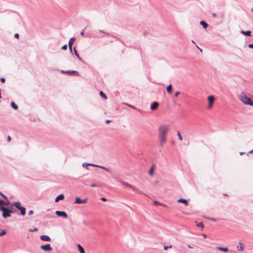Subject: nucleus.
<instances>
[{
  "label": "nucleus",
  "instance_id": "1",
  "mask_svg": "<svg viewBox=\"0 0 253 253\" xmlns=\"http://www.w3.org/2000/svg\"><path fill=\"white\" fill-rule=\"evenodd\" d=\"M0 211H2V216L4 218H7L11 216V210L5 208L4 206H0Z\"/></svg>",
  "mask_w": 253,
  "mask_h": 253
},
{
  "label": "nucleus",
  "instance_id": "2",
  "mask_svg": "<svg viewBox=\"0 0 253 253\" xmlns=\"http://www.w3.org/2000/svg\"><path fill=\"white\" fill-rule=\"evenodd\" d=\"M169 130V126L167 125H162L159 128V136H165Z\"/></svg>",
  "mask_w": 253,
  "mask_h": 253
},
{
  "label": "nucleus",
  "instance_id": "3",
  "mask_svg": "<svg viewBox=\"0 0 253 253\" xmlns=\"http://www.w3.org/2000/svg\"><path fill=\"white\" fill-rule=\"evenodd\" d=\"M116 180L117 181L120 182L122 184H123L125 186L131 188L134 192L138 193H141V192L140 191H139L136 188L134 187L133 186H132L126 182H125L121 180H120L119 179H116Z\"/></svg>",
  "mask_w": 253,
  "mask_h": 253
},
{
  "label": "nucleus",
  "instance_id": "4",
  "mask_svg": "<svg viewBox=\"0 0 253 253\" xmlns=\"http://www.w3.org/2000/svg\"><path fill=\"white\" fill-rule=\"evenodd\" d=\"M239 98L241 101L246 104L249 105V103L252 101L251 99L248 97L244 93H242L239 96Z\"/></svg>",
  "mask_w": 253,
  "mask_h": 253
},
{
  "label": "nucleus",
  "instance_id": "5",
  "mask_svg": "<svg viewBox=\"0 0 253 253\" xmlns=\"http://www.w3.org/2000/svg\"><path fill=\"white\" fill-rule=\"evenodd\" d=\"M41 249L46 252H50L52 250V248L51 247L50 245L49 244L42 245L41 246Z\"/></svg>",
  "mask_w": 253,
  "mask_h": 253
},
{
  "label": "nucleus",
  "instance_id": "6",
  "mask_svg": "<svg viewBox=\"0 0 253 253\" xmlns=\"http://www.w3.org/2000/svg\"><path fill=\"white\" fill-rule=\"evenodd\" d=\"M209 106L208 108H211L213 105V103L214 101L215 98L213 95H210L208 97Z\"/></svg>",
  "mask_w": 253,
  "mask_h": 253
},
{
  "label": "nucleus",
  "instance_id": "7",
  "mask_svg": "<svg viewBox=\"0 0 253 253\" xmlns=\"http://www.w3.org/2000/svg\"><path fill=\"white\" fill-rule=\"evenodd\" d=\"M55 214L58 216L63 217L65 218H67L68 217L67 214L65 211H55Z\"/></svg>",
  "mask_w": 253,
  "mask_h": 253
},
{
  "label": "nucleus",
  "instance_id": "8",
  "mask_svg": "<svg viewBox=\"0 0 253 253\" xmlns=\"http://www.w3.org/2000/svg\"><path fill=\"white\" fill-rule=\"evenodd\" d=\"M87 200V198H85L84 199H81L79 197H77L75 200V203H77V204H84V203H86Z\"/></svg>",
  "mask_w": 253,
  "mask_h": 253
},
{
  "label": "nucleus",
  "instance_id": "9",
  "mask_svg": "<svg viewBox=\"0 0 253 253\" xmlns=\"http://www.w3.org/2000/svg\"><path fill=\"white\" fill-rule=\"evenodd\" d=\"M67 74L69 76H80L79 73L77 71H70L68 70L67 71Z\"/></svg>",
  "mask_w": 253,
  "mask_h": 253
},
{
  "label": "nucleus",
  "instance_id": "10",
  "mask_svg": "<svg viewBox=\"0 0 253 253\" xmlns=\"http://www.w3.org/2000/svg\"><path fill=\"white\" fill-rule=\"evenodd\" d=\"M75 40H76V39L74 37H72L70 39V40L69 41V43H68L69 48V49L71 52H72V45H73V43L75 41Z\"/></svg>",
  "mask_w": 253,
  "mask_h": 253
},
{
  "label": "nucleus",
  "instance_id": "11",
  "mask_svg": "<svg viewBox=\"0 0 253 253\" xmlns=\"http://www.w3.org/2000/svg\"><path fill=\"white\" fill-rule=\"evenodd\" d=\"M40 239L42 241L47 242H50L51 241L50 238L48 236L45 235H41L40 236Z\"/></svg>",
  "mask_w": 253,
  "mask_h": 253
},
{
  "label": "nucleus",
  "instance_id": "12",
  "mask_svg": "<svg viewBox=\"0 0 253 253\" xmlns=\"http://www.w3.org/2000/svg\"><path fill=\"white\" fill-rule=\"evenodd\" d=\"M10 204V201L7 199L6 200V201H4L2 200H0V206H8Z\"/></svg>",
  "mask_w": 253,
  "mask_h": 253
},
{
  "label": "nucleus",
  "instance_id": "13",
  "mask_svg": "<svg viewBox=\"0 0 253 253\" xmlns=\"http://www.w3.org/2000/svg\"><path fill=\"white\" fill-rule=\"evenodd\" d=\"M244 249V246L240 241L239 243V246H237V250L239 252H242Z\"/></svg>",
  "mask_w": 253,
  "mask_h": 253
},
{
  "label": "nucleus",
  "instance_id": "14",
  "mask_svg": "<svg viewBox=\"0 0 253 253\" xmlns=\"http://www.w3.org/2000/svg\"><path fill=\"white\" fill-rule=\"evenodd\" d=\"M159 104L158 102H154L151 105V109L152 110H156V109L158 108V107L159 106Z\"/></svg>",
  "mask_w": 253,
  "mask_h": 253
},
{
  "label": "nucleus",
  "instance_id": "15",
  "mask_svg": "<svg viewBox=\"0 0 253 253\" xmlns=\"http://www.w3.org/2000/svg\"><path fill=\"white\" fill-rule=\"evenodd\" d=\"M159 140L160 142V145L161 146L163 145V144L166 142V138L165 136H159Z\"/></svg>",
  "mask_w": 253,
  "mask_h": 253
},
{
  "label": "nucleus",
  "instance_id": "16",
  "mask_svg": "<svg viewBox=\"0 0 253 253\" xmlns=\"http://www.w3.org/2000/svg\"><path fill=\"white\" fill-rule=\"evenodd\" d=\"M216 250L224 252H227L228 251V249L225 247H216L215 248Z\"/></svg>",
  "mask_w": 253,
  "mask_h": 253
},
{
  "label": "nucleus",
  "instance_id": "17",
  "mask_svg": "<svg viewBox=\"0 0 253 253\" xmlns=\"http://www.w3.org/2000/svg\"><path fill=\"white\" fill-rule=\"evenodd\" d=\"M155 168V164H153L152 166H151V167L150 168V169H149V174L151 176H152L153 174V172H154Z\"/></svg>",
  "mask_w": 253,
  "mask_h": 253
},
{
  "label": "nucleus",
  "instance_id": "18",
  "mask_svg": "<svg viewBox=\"0 0 253 253\" xmlns=\"http://www.w3.org/2000/svg\"><path fill=\"white\" fill-rule=\"evenodd\" d=\"M64 198L63 194H60L58 195L55 199V202H58L60 200H63Z\"/></svg>",
  "mask_w": 253,
  "mask_h": 253
},
{
  "label": "nucleus",
  "instance_id": "19",
  "mask_svg": "<svg viewBox=\"0 0 253 253\" xmlns=\"http://www.w3.org/2000/svg\"><path fill=\"white\" fill-rule=\"evenodd\" d=\"M241 33L247 36H251V31H244L243 30H241Z\"/></svg>",
  "mask_w": 253,
  "mask_h": 253
},
{
  "label": "nucleus",
  "instance_id": "20",
  "mask_svg": "<svg viewBox=\"0 0 253 253\" xmlns=\"http://www.w3.org/2000/svg\"><path fill=\"white\" fill-rule=\"evenodd\" d=\"M12 206H14L15 208H16L18 210H19L22 206L20 205V203L19 202H14L12 204Z\"/></svg>",
  "mask_w": 253,
  "mask_h": 253
},
{
  "label": "nucleus",
  "instance_id": "21",
  "mask_svg": "<svg viewBox=\"0 0 253 253\" xmlns=\"http://www.w3.org/2000/svg\"><path fill=\"white\" fill-rule=\"evenodd\" d=\"M177 202L179 203H184L186 206L188 204L187 200L184 199H179L177 200Z\"/></svg>",
  "mask_w": 253,
  "mask_h": 253
},
{
  "label": "nucleus",
  "instance_id": "22",
  "mask_svg": "<svg viewBox=\"0 0 253 253\" xmlns=\"http://www.w3.org/2000/svg\"><path fill=\"white\" fill-rule=\"evenodd\" d=\"M18 210L20 211V214L22 215H24L26 213V209L23 207H21Z\"/></svg>",
  "mask_w": 253,
  "mask_h": 253
},
{
  "label": "nucleus",
  "instance_id": "23",
  "mask_svg": "<svg viewBox=\"0 0 253 253\" xmlns=\"http://www.w3.org/2000/svg\"><path fill=\"white\" fill-rule=\"evenodd\" d=\"M78 248L80 253H85L84 248L80 244H78Z\"/></svg>",
  "mask_w": 253,
  "mask_h": 253
},
{
  "label": "nucleus",
  "instance_id": "24",
  "mask_svg": "<svg viewBox=\"0 0 253 253\" xmlns=\"http://www.w3.org/2000/svg\"><path fill=\"white\" fill-rule=\"evenodd\" d=\"M167 90L169 93H171L172 91V85L171 84H169L167 87Z\"/></svg>",
  "mask_w": 253,
  "mask_h": 253
},
{
  "label": "nucleus",
  "instance_id": "25",
  "mask_svg": "<svg viewBox=\"0 0 253 253\" xmlns=\"http://www.w3.org/2000/svg\"><path fill=\"white\" fill-rule=\"evenodd\" d=\"M74 52L75 55L77 57V58L79 59V60L80 61H82V58L80 57L75 47L74 48Z\"/></svg>",
  "mask_w": 253,
  "mask_h": 253
},
{
  "label": "nucleus",
  "instance_id": "26",
  "mask_svg": "<svg viewBox=\"0 0 253 253\" xmlns=\"http://www.w3.org/2000/svg\"><path fill=\"white\" fill-rule=\"evenodd\" d=\"M200 24L204 28L206 29L208 27V24L204 21H201Z\"/></svg>",
  "mask_w": 253,
  "mask_h": 253
},
{
  "label": "nucleus",
  "instance_id": "27",
  "mask_svg": "<svg viewBox=\"0 0 253 253\" xmlns=\"http://www.w3.org/2000/svg\"><path fill=\"white\" fill-rule=\"evenodd\" d=\"M11 107L13 108L14 110L18 109V106L14 102H12L10 103Z\"/></svg>",
  "mask_w": 253,
  "mask_h": 253
},
{
  "label": "nucleus",
  "instance_id": "28",
  "mask_svg": "<svg viewBox=\"0 0 253 253\" xmlns=\"http://www.w3.org/2000/svg\"><path fill=\"white\" fill-rule=\"evenodd\" d=\"M92 167H96V168H99L101 169H103L104 170H105L106 167H104V166H99V165H92Z\"/></svg>",
  "mask_w": 253,
  "mask_h": 253
},
{
  "label": "nucleus",
  "instance_id": "29",
  "mask_svg": "<svg viewBox=\"0 0 253 253\" xmlns=\"http://www.w3.org/2000/svg\"><path fill=\"white\" fill-rule=\"evenodd\" d=\"M99 94L102 97H103L105 99L107 98V96L105 95V94L103 91H100Z\"/></svg>",
  "mask_w": 253,
  "mask_h": 253
},
{
  "label": "nucleus",
  "instance_id": "30",
  "mask_svg": "<svg viewBox=\"0 0 253 253\" xmlns=\"http://www.w3.org/2000/svg\"><path fill=\"white\" fill-rule=\"evenodd\" d=\"M92 164L84 163L83 164L82 166L84 168H86L88 166H92Z\"/></svg>",
  "mask_w": 253,
  "mask_h": 253
},
{
  "label": "nucleus",
  "instance_id": "31",
  "mask_svg": "<svg viewBox=\"0 0 253 253\" xmlns=\"http://www.w3.org/2000/svg\"><path fill=\"white\" fill-rule=\"evenodd\" d=\"M197 226L198 227H201V228H203L204 227V224L202 222H200L199 223L197 224Z\"/></svg>",
  "mask_w": 253,
  "mask_h": 253
},
{
  "label": "nucleus",
  "instance_id": "32",
  "mask_svg": "<svg viewBox=\"0 0 253 253\" xmlns=\"http://www.w3.org/2000/svg\"><path fill=\"white\" fill-rule=\"evenodd\" d=\"M5 234H6L5 230H2L0 232V236H2L4 235Z\"/></svg>",
  "mask_w": 253,
  "mask_h": 253
},
{
  "label": "nucleus",
  "instance_id": "33",
  "mask_svg": "<svg viewBox=\"0 0 253 253\" xmlns=\"http://www.w3.org/2000/svg\"><path fill=\"white\" fill-rule=\"evenodd\" d=\"M178 137V138L180 140L182 141V136L181 135L179 131H178L177 132V134Z\"/></svg>",
  "mask_w": 253,
  "mask_h": 253
},
{
  "label": "nucleus",
  "instance_id": "34",
  "mask_svg": "<svg viewBox=\"0 0 253 253\" xmlns=\"http://www.w3.org/2000/svg\"><path fill=\"white\" fill-rule=\"evenodd\" d=\"M154 204L155 205H159V206L162 205V203H160L158 201H155L154 202Z\"/></svg>",
  "mask_w": 253,
  "mask_h": 253
},
{
  "label": "nucleus",
  "instance_id": "35",
  "mask_svg": "<svg viewBox=\"0 0 253 253\" xmlns=\"http://www.w3.org/2000/svg\"><path fill=\"white\" fill-rule=\"evenodd\" d=\"M0 195L5 200H7V197L0 192Z\"/></svg>",
  "mask_w": 253,
  "mask_h": 253
},
{
  "label": "nucleus",
  "instance_id": "36",
  "mask_svg": "<svg viewBox=\"0 0 253 253\" xmlns=\"http://www.w3.org/2000/svg\"><path fill=\"white\" fill-rule=\"evenodd\" d=\"M61 49L63 50H66L67 49V45L64 44L62 46Z\"/></svg>",
  "mask_w": 253,
  "mask_h": 253
},
{
  "label": "nucleus",
  "instance_id": "37",
  "mask_svg": "<svg viewBox=\"0 0 253 253\" xmlns=\"http://www.w3.org/2000/svg\"><path fill=\"white\" fill-rule=\"evenodd\" d=\"M90 186L91 187H98V186H99V185H98L96 184H95V183H93L90 185Z\"/></svg>",
  "mask_w": 253,
  "mask_h": 253
},
{
  "label": "nucleus",
  "instance_id": "38",
  "mask_svg": "<svg viewBox=\"0 0 253 253\" xmlns=\"http://www.w3.org/2000/svg\"><path fill=\"white\" fill-rule=\"evenodd\" d=\"M98 32H100V33H104V34H106L107 35H109V34L108 33H106L105 32H104V31H102L101 30H99Z\"/></svg>",
  "mask_w": 253,
  "mask_h": 253
},
{
  "label": "nucleus",
  "instance_id": "39",
  "mask_svg": "<svg viewBox=\"0 0 253 253\" xmlns=\"http://www.w3.org/2000/svg\"><path fill=\"white\" fill-rule=\"evenodd\" d=\"M208 219H209L210 220H211V221H216V219L215 218H210V217H208L207 218Z\"/></svg>",
  "mask_w": 253,
  "mask_h": 253
},
{
  "label": "nucleus",
  "instance_id": "40",
  "mask_svg": "<svg viewBox=\"0 0 253 253\" xmlns=\"http://www.w3.org/2000/svg\"><path fill=\"white\" fill-rule=\"evenodd\" d=\"M179 94H180V92H179V91H176V92H175L174 96H175V97H177V96H178V95Z\"/></svg>",
  "mask_w": 253,
  "mask_h": 253
},
{
  "label": "nucleus",
  "instance_id": "41",
  "mask_svg": "<svg viewBox=\"0 0 253 253\" xmlns=\"http://www.w3.org/2000/svg\"><path fill=\"white\" fill-rule=\"evenodd\" d=\"M171 248V245L169 246H165L164 247V249L165 250H167L169 248Z\"/></svg>",
  "mask_w": 253,
  "mask_h": 253
},
{
  "label": "nucleus",
  "instance_id": "42",
  "mask_svg": "<svg viewBox=\"0 0 253 253\" xmlns=\"http://www.w3.org/2000/svg\"><path fill=\"white\" fill-rule=\"evenodd\" d=\"M33 213H34V211H33V210H30V211H29V212H28V214H29V215H32V214H33Z\"/></svg>",
  "mask_w": 253,
  "mask_h": 253
},
{
  "label": "nucleus",
  "instance_id": "43",
  "mask_svg": "<svg viewBox=\"0 0 253 253\" xmlns=\"http://www.w3.org/2000/svg\"><path fill=\"white\" fill-rule=\"evenodd\" d=\"M0 80L1 83H4L5 81V79L4 78H1Z\"/></svg>",
  "mask_w": 253,
  "mask_h": 253
},
{
  "label": "nucleus",
  "instance_id": "44",
  "mask_svg": "<svg viewBox=\"0 0 253 253\" xmlns=\"http://www.w3.org/2000/svg\"><path fill=\"white\" fill-rule=\"evenodd\" d=\"M38 230V229L36 228H34L33 230H32V229H30L29 230V231H31V232H34V231H37Z\"/></svg>",
  "mask_w": 253,
  "mask_h": 253
},
{
  "label": "nucleus",
  "instance_id": "45",
  "mask_svg": "<svg viewBox=\"0 0 253 253\" xmlns=\"http://www.w3.org/2000/svg\"><path fill=\"white\" fill-rule=\"evenodd\" d=\"M84 29L81 32V35L82 36H84Z\"/></svg>",
  "mask_w": 253,
  "mask_h": 253
},
{
  "label": "nucleus",
  "instance_id": "46",
  "mask_svg": "<svg viewBox=\"0 0 253 253\" xmlns=\"http://www.w3.org/2000/svg\"><path fill=\"white\" fill-rule=\"evenodd\" d=\"M14 37H15L16 38H17V39H18V38H19V34H18V33H16V34H15V35H14Z\"/></svg>",
  "mask_w": 253,
  "mask_h": 253
},
{
  "label": "nucleus",
  "instance_id": "47",
  "mask_svg": "<svg viewBox=\"0 0 253 253\" xmlns=\"http://www.w3.org/2000/svg\"><path fill=\"white\" fill-rule=\"evenodd\" d=\"M127 105H128L129 107H131V108H133V109H136V107H134V106H132V105H129V104H128Z\"/></svg>",
  "mask_w": 253,
  "mask_h": 253
},
{
  "label": "nucleus",
  "instance_id": "48",
  "mask_svg": "<svg viewBox=\"0 0 253 253\" xmlns=\"http://www.w3.org/2000/svg\"><path fill=\"white\" fill-rule=\"evenodd\" d=\"M249 47L252 48H253V43L249 44Z\"/></svg>",
  "mask_w": 253,
  "mask_h": 253
},
{
  "label": "nucleus",
  "instance_id": "49",
  "mask_svg": "<svg viewBox=\"0 0 253 253\" xmlns=\"http://www.w3.org/2000/svg\"><path fill=\"white\" fill-rule=\"evenodd\" d=\"M61 72L62 74H67V71L61 70Z\"/></svg>",
  "mask_w": 253,
  "mask_h": 253
},
{
  "label": "nucleus",
  "instance_id": "50",
  "mask_svg": "<svg viewBox=\"0 0 253 253\" xmlns=\"http://www.w3.org/2000/svg\"><path fill=\"white\" fill-rule=\"evenodd\" d=\"M101 200L102 201H106L107 200L106 198H104V197H102L101 198Z\"/></svg>",
  "mask_w": 253,
  "mask_h": 253
},
{
  "label": "nucleus",
  "instance_id": "51",
  "mask_svg": "<svg viewBox=\"0 0 253 253\" xmlns=\"http://www.w3.org/2000/svg\"><path fill=\"white\" fill-rule=\"evenodd\" d=\"M202 236H203V237L204 238H205V239L207 238V235H206V234H203V235H202Z\"/></svg>",
  "mask_w": 253,
  "mask_h": 253
},
{
  "label": "nucleus",
  "instance_id": "52",
  "mask_svg": "<svg viewBox=\"0 0 253 253\" xmlns=\"http://www.w3.org/2000/svg\"><path fill=\"white\" fill-rule=\"evenodd\" d=\"M105 170H106L107 172H110V169L107 168H105Z\"/></svg>",
  "mask_w": 253,
  "mask_h": 253
},
{
  "label": "nucleus",
  "instance_id": "53",
  "mask_svg": "<svg viewBox=\"0 0 253 253\" xmlns=\"http://www.w3.org/2000/svg\"><path fill=\"white\" fill-rule=\"evenodd\" d=\"M249 105L253 106V101H251L250 103H249Z\"/></svg>",
  "mask_w": 253,
  "mask_h": 253
},
{
  "label": "nucleus",
  "instance_id": "54",
  "mask_svg": "<svg viewBox=\"0 0 253 253\" xmlns=\"http://www.w3.org/2000/svg\"><path fill=\"white\" fill-rule=\"evenodd\" d=\"M216 14H215V13H212V16L213 17H216Z\"/></svg>",
  "mask_w": 253,
  "mask_h": 253
},
{
  "label": "nucleus",
  "instance_id": "55",
  "mask_svg": "<svg viewBox=\"0 0 253 253\" xmlns=\"http://www.w3.org/2000/svg\"><path fill=\"white\" fill-rule=\"evenodd\" d=\"M110 122H111V120H106V124H108V123H110Z\"/></svg>",
  "mask_w": 253,
  "mask_h": 253
},
{
  "label": "nucleus",
  "instance_id": "56",
  "mask_svg": "<svg viewBox=\"0 0 253 253\" xmlns=\"http://www.w3.org/2000/svg\"><path fill=\"white\" fill-rule=\"evenodd\" d=\"M7 139H8V141H10V140H11V137H10L9 136H8V138H7Z\"/></svg>",
  "mask_w": 253,
  "mask_h": 253
},
{
  "label": "nucleus",
  "instance_id": "57",
  "mask_svg": "<svg viewBox=\"0 0 253 253\" xmlns=\"http://www.w3.org/2000/svg\"><path fill=\"white\" fill-rule=\"evenodd\" d=\"M249 153H250V154H253V150H251V151L249 152Z\"/></svg>",
  "mask_w": 253,
  "mask_h": 253
},
{
  "label": "nucleus",
  "instance_id": "58",
  "mask_svg": "<svg viewBox=\"0 0 253 253\" xmlns=\"http://www.w3.org/2000/svg\"><path fill=\"white\" fill-rule=\"evenodd\" d=\"M196 46L197 47V48H198L200 49V51H201V52H202V49L201 48H200L198 46V45H196Z\"/></svg>",
  "mask_w": 253,
  "mask_h": 253
},
{
  "label": "nucleus",
  "instance_id": "59",
  "mask_svg": "<svg viewBox=\"0 0 253 253\" xmlns=\"http://www.w3.org/2000/svg\"><path fill=\"white\" fill-rule=\"evenodd\" d=\"M161 206H163L164 207H167V206L165 204H162V205H161Z\"/></svg>",
  "mask_w": 253,
  "mask_h": 253
},
{
  "label": "nucleus",
  "instance_id": "60",
  "mask_svg": "<svg viewBox=\"0 0 253 253\" xmlns=\"http://www.w3.org/2000/svg\"><path fill=\"white\" fill-rule=\"evenodd\" d=\"M244 153H245L244 152H240V154L241 155H243Z\"/></svg>",
  "mask_w": 253,
  "mask_h": 253
},
{
  "label": "nucleus",
  "instance_id": "61",
  "mask_svg": "<svg viewBox=\"0 0 253 253\" xmlns=\"http://www.w3.org/2000/svg\"><path fill=\"white\" fill-rule=\"evenodd\" d=\"M188 247L189 248H193L191 246H190V245H188Z\"/></svg>",
  "mask_w": 253,
  "mask_h": 253
},
{
  "label": "nucleus",
  "instance_id": "62",
  "mask_svg": "<svg viewBox=\"0 0 253 253\" xmlns=\"http://www.w3.org/2000/svg\"><path fill=\"white\" fill-rule=\"evenodd\" d=\"M192 42L193 43H195V42H194L193 40H192Z\"/></svg>",
  "mask_w": 253,
  "mask_h": 253
},
{
  "label": "nucleus",
  "instance_id": "63",
  "mask_svg": "<svg viewBox=\"0 0 253 253\" xmlns=\"http://www.w3.org/2000/svg\"><path fill=\"white\" fill-rule=\"evenodd\" d=\"M155 183H158V181H155Z\"/></svg>",
  "mask_w": 253,
  "mask_h": 253
},
{
  "label": "nucleus",
  "instance_id": "64",
  "mask_svg": "<svg viewBox=\"0 0 253 253\" xmlns=\"http://www.w3.org/2000/svg\"><path fill=\"white\" fill-rule=\"evenodd\" d=\"M14 211L12 210V213H14Z\"/></svg>",
  "mask_w": 253,
  "mask_h": 253
}]
</instances>
